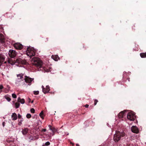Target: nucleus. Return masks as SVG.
Listing matches in <instances>:
<instances>
[{"label":"nucleus","instance_id":"f257e3e1","mask_svg":"<svg viewBox=\"0 0 146 146\" xmlns=\"http://www.w3.org/2000/svg\"><path fill=\"white\" fill-rule=\"evenodd\" d=\"M125 134L124 131H116L113 136V140L115 142H117L119 141L125 137Z\"/></svg>","mask_w":146,"mask_h":146},{"label":"nucleus","instance_id":"f03ea898","mask_svg":"<svg viewBox=\"0 0 146 146\" xmlns=\"http://www.w3.org/2000/svg\"><path fill=\"white\" fill-rule=\"evenodd\" d=\"M32 62L34 65L38 68H40L42 65V62L39 58H33L32 59Z\"/></svg>","mask_w":146,"mask_h":146},{"label":"nucleus","instance_id":"7ed1b4c3","mask_svg":"<svg viewBox=\"0 0 146 146\" xmlns=\"http://www.w3.org/2000/svg\"><path fill=\"white\" fill-rule=\"evenodd\" d=\"M35 51L33 49L28 48H27L26 54L30 58L35 55Z\"/></svg>","mask_w":146,"mask_h":146},{"label":"nucleus","instance_id":"20e7f679","mask_svg":"<svg viewBox=\"0 0 146 146\" xmlns=\"http://www.w3.org/2000/svg\"><path fill=\"white\" fill-rule=\"evenodd\" d=\"M127 119L130 121H134L135 118V116L134 113L132 112H129L128 113L127 115Z\"/></svg>","mask_w":146,"mask_h":146},{"label":"nucleus","instance_id":"39448f33","mask_svg":"<svg viewBox=\"0 0 146 146\" xmlns=\"http://www.w3.org/2000/svg\"><path fill=\"white\" fill-rule=\"evenodd\" d=\"M8 54L10 57L11 58H14L16 56L17 52L14 50H10L9 51Z\"/></svg>","mask_w":146,"mask_h":146},{"label":"nucleus","instance_id":"423d86ee","mask_svg":"<svg viewBox=\"0 0 146 146\" xmlns=\"http://www.w3.org/2000/svg\"><path fill=\"white\" fill-rule=\"evenodd\" d=\"M25 80V81L27 83H28L30 84L29 85H31V82L33 80V78H31L29 77L28 76H25V78L24 79Z\"/></svg>","mask_w":146,"mask_h":146},{"label":"nucleus","instance_id":"0eeeda50","mask_svg":"<svg viewBox=\"0 0 146 146\" xmlns=\"http://www.w3.org/2000/svg\"><path fill=\"white\" fill-rule=\"evenodd\" d=\"M14 46L15 49L21 50L23 47V45L19 43H15L14 44Z\"/></svg>","mask_w":146,"mask_h":146},{"label":"nucleus","instance_id":"6e6552de","mask_svg":"<svg viewBox=\"0 0 146 146\" xmlns=\"http://www.w3.org/2000/svg\"><path fill=\"white\" fill-rule=\"evenodd\" d=\"M131 130L133 133H139V129L138 128L135 126H133L131 128Z\"/></svg>","mask_w":146,"mask_h":146},{"label":"nucleus","instance_id":"1a4fd4ad","mask_svg":"<svg viewBox=\"0 0 146 146\" xmlns=\"http://www.w3.org/2000/svg\"><path fill=\"white\" fill-rule=\"evenodd\" d=\"M50 90V87L48 86H46L44 89H43V92L44 94H46L49 92Z\"/></svg>","mask_w":146,"mask_h":146},{"label":"nucleus","instance_id":"9d476101","mask_svg":"<svg viewBox=\"0 0 146 146\" xmlns=\"http://www.w3.org/2000/svg\"><path fill=\"white\" fill-rule=\"evenodd\" d=\"M5 60V57L3 55L0 54V66L2 64Z\"/></svg>","mask_w":146,"mask_h":146},{"label":"nucleus","instance_id":"9b49d317","mask_svg":"<svg viewBox=\"0 0 146 146\" xmlns=\"http://www.w3.org/2000/svg\"><path fill=\"white\" fill-rule=\"evenodd\" d=\"M52 58L55 61H57L59 60L60 58L57 55H52L51 56Z\"/></svg>","mask_w":146,"mask_h":146},{"label":"nucleus","instance_id":"f8f14e48","mask_svg":"<svg viewBox=\"0 0 146 146\" xmlns=\"http://www.w3.org/2000/svg\"><path fill=\"white\" fill-rule=\"evenodd\" d=\"M11 118L13 120H16L17 118V114L15 113H13L11 115Z\"/></svg>","mask_w":146,"mask_h":146},{"label":"nucleus","instance_id":"ddd939ff","mask_svg":"<svg viewBox=\"0 0 146 146\" xmlns=\"http://www.w3.org/2000/svg\"><path fill=\"white\" fill-rule=\"evenodd\" d=\"M24 76V74L21 73L17 75V77L18 78V79H20L22 80H23V76Z\"/></svg>","mask_w":146,"mask_h":146},{"label":"nucleus","instance_id":"4468645a","mask_svg":"<svg viewBox=\"0 0 146 146\" xmlns=\"http://www.w3.org/2000/svg\"><path fill=\"white\" fill-rule=\"evenodd\" d=\"M17 101L18 102H20L21 104H23L25 103V101L23 98L21 99L20 97H19L17 99Z\"/></svg>","mask_w":146,"mask_h":146},{"label":"nucleus","instance_id":"2eb2a0df","mask_svg":"<svg viewBox=\"0 0 146 146\" xmlns=\"http://www.w3.org/2000/svg\"><path fill=\"white\" fill-rule=\"evenodd\" d=\"M28 131V129L27 128H25L23 129L22 133L23 135H25L27 134Z\"/></svg>","mask_w":146,"mask_h":146},{"label":"nucleus","instance_id":"dca6fc26","mask_svg":"<svg viewBox=\"0 0 146 146\" xmlns=\"http://www.w3.org/2000/svg\"><path fill=\"white\" fill-rule=\"evenodd\" d=\"M140 55L141 58H146V52L141 53H140Z\"/></svg>","mask_w":146,"mask_h":146},{"label":"nucleus","instance_id":"f3484780","mask_svg":"<svg viewBox=\"0 0 146 146\" xmlns=\"http://www.w3.org/2000/svg\"><path fill=\"white\" fill-rule=\"evenodd\" d=\"M4 98L8 102H10L11 100L10 97L8 95H6L4 96Z\"/></svg>","mask_w":146,"mask_h":146},{"label":"nucleus","instance_id":"a211bd4d","mask_svg":"<svg viewBox=\"0 0 146 146\" xmlns=\"http://www.w3.org/2000/svg\"><path fill=\"white\" fill-rule=\"evenodd\" d=\"M124 113L123 112H121L119 113L118 115V117L119 118H122L123 116Z\"/></svg>","mask_w":146,"mask_h":146},{"label":"nucleus","instance_id":"6ab92c4d","mask_svg":"<svg viewBox=\"0 0 146 146\" xmlns=\"http://www.w3.org/2000/svg\"><path fill=\"white\" fill-rule=\"evenodd\" d=\"M4 39V37L3 35L2 34H0V40L2 42L3 41Z\"/></svg>","mask_w":146,"mask_h":146},{"label":"nucleus","instance_id":"aec40b11","mask_svg":"<svg viewBox=\"0 0 146 146\" xmlns=\"http://www.w3.org/2000/svg\"><path fill=\"white\" fill-rule=\"evenodd\" d=\"M20 104L18 102H17L15 103V107L16 109L19 108L20 106Z\"/></svg>","mask_w":146,"mask_h":146},{"label":"nucleus","instance_id":"412c9836","mask_svg":"<svg viewBox=\"0 0 146 146\" xmlns=\"http://www.w3.org/2000/svg\"><path fill=\"white\" fill-rule=\"evenodd\" d=\"M23 121V118H22L20 120H18V124L19 125H21L22 124V122Z\"/></svg>","mask_w":146,"mask_h":146},{"label":"nucleus","instance_id":"4be33fe9","mask_svg":"<svg viewBox=\"0 0 146 146\" xmlns=\"http://www.w3.org/2000/svg\"><path fill=\"white\" fill-rule=\"evenodd\" d=\"M31 115L30 113H28L26 115V117L28 119L30 118L31 117Z\"/></svg>","mask_w":146,"mask_h":146},{"label":"nucleus","instance_id":"5701e85b","mask_svg":"<svg viewBox=\"0 0 146 146\" xmlns=\"http://www.w3.org/2000/svg\"><path fill=\"white\" fill-rule=\"evenodd\" d=\"M39 92L38 91H34L33 92V93L35 95H38L39 94Z\"/></svg>","mask_w":146,"mask_h":146},{"label":"nucleus","instance_id":"b1692460","mask_svg":"<svg viewBox=\"0 0 146 146\" xmlns=\"http://www.w3.org/2000/svg\"><path fill=\"white\" fill-rule=\"evenodd\" d=\"M50 145V143L49 141H47L46 142V143L44 144V145L45 146H48Z\"/></svg>","mask_w":146,"mask_h":146},{"label":"nucleus","instance_id":"393cba45","mask_svg":"<svg viewBox=\"0 0 146 146\" xmlns=\"http://www.w3.org/2000/svg\"><path fill=\"white\" fill-rule=\"evenodd\" d=\"M12 97L13 98H17L16 95L15 94H12Z\"/></svg>","mask_w":146,"mask_h":146},{"label":"nucleus","instance_id":"a878e982","mask_svg":"<svg viewBox=\"0 0 146 146\" xmlns=\"http://www.w3.org/2000/svg\"><path fill=\"white\" fill-rule=\"evenodd\" d=\"M31 113H34L35 112V109L34 108H31Z\"/></svg>","mask_w":146,"mask_h":146},{"label":"nucleus","instance_id":"bb28decb","mask_svg":"<svg viewBox=\"0 0 146 146\" xmlns=\"http://www.w3.org/2000/svg\"><path fill=\"white\" fill-rule=\"evenodd\" d=\"M98 102V101L97 100L95 99L94 100V105H96Z\"/></svg>","mask_w":146,"mask_h":146},{"label":"nucleus","instance_id":"cd10ccee","mask_svg":"<svg viewBox=\"0 0 146 146\" xmlns=\"http://www.w3.org/2000/svg\"><path fill=\"white\" fill-rule=\"evenodd\" d=\"M3 88V87L2 85H0V90H2Z\"/></svg>","mask_w":146,"mask_h":146},{"label":"nucleus","instance_id":"c85d7f7f","mask_svg":"<svg viewBox=\"0 0 146 146\" xmlns=\"http://www.w3.org/2000/svg\"><path fill=\"white\" fill-rule=\"evenodd\" d=\"M43 112L42 111L39 114V115L40 116H43Z\"/></svg>","mask_w":146,"mask_h":146},{"label":"nucleus","instance_id":"c756f323","mask_svg":"<svg viewBox=\"0 0 146 146\" xmlns=\"http://www.w3.org/2000/svg\"><path fill=\"white\" fill-rule=\"evenodd\" d=\"M48 127L49 128L50 130H53V129H52V128H51V127H52L51 125H48Z\"/></svg>","mask_w":146,"mask_h":146},{"label":"nucleus","instance_id":"7c9ffc66","mask_svg":"<svg viewBox=\"0 0 146 146\" xmlns=\"http://www.w3.org/2000/svg\"><path fill=\"white\" fill-rule=\"evenodd\" d=\"M46 129H44L41 130V132H45L46 131Z\"/></svg>","mask_w":146,"mask_h":146},{"label":"nucleus","instance_id":"2f4dec72","mask_svg":"<svg viewBox=\"0 0 146 146\" xmlns=\"http://www.w3.org/2000/svg\"><path fill=\"white\" fill-rule=\"evenodd\" d=\"M18 117L19 118H21V115L20 114H18Z\"/></svg>","mask_w":146,"mask_h":146},{"label":"nucleus","instance_id":"473e14b6","mask_svg":"<svg viewBox=\"0 0 146 146\" xmlns=\"http://www.w3.org/2000/svg\"><path fill=\"white\" fill-rule=\"evenodd\" d=\"M5 122H3V123H2V125H3V126L4 127L5 126Z\"/></svg>","mask_w":146,"mask_h":146},{"label":"nucleus","instance_id":"72a5a7b5","mask_svg":"<svg viewBox=\"0 0 146 146\" xmlns=\"http://www.w3.org/2000/svg\"><path fill=\"white\" fill-rule=\"evenodd\" d=\"M88 106H89V105H88V104H86L85 106V107L86 108H88Z\"/></svg>","mask_w":146,"mask_h":146},{"label":"nucleus","instance_id":"f704fd0d","mask_svg":"<svg viewBox=\"0 0 146 146\" xmlns=\"http://www.w3.org/2000/svg\"><path fill=\"white\" fill-rule=\"evenodd\" d=\"M52 129H53V130H51L52 131L54 132V131H55L56 130L55 129V128H52Z\"/></svg>","mask_w":146,"mask_h":146},{"label":"nucleus","instance_id":"c9c22d12","mask_svg":"<svg viewBox=\"0 0 146 146\" xmlns=\"http://www.w3.org/2000/svg\"><path fill=\"white\" fill-rule=\"evenodd\" d=\"M42 92H43V89H44V86H42Z\"/></svg>","mask_w":146,"mask_h":146},{"label":"nucleus","instance_id":"e433bc0d","mask_svg":"<svg viewBox=\"0 0 146 146\" xmlns=\"http://www.w3.org/2000/svg\"><path fill=\"white\" fill-rule=\"evenodd\" d=\"M70 143L73 146L74 145V144L72 142H70Z\"/></svg>","mask_w":146,"mask_h":146},{"label":"nucleus","instance_id":"4c0bfd02","mask_svg":"<svg viewBox=\"0 0 146 146\" xmlns=\"http://www.w3.org/2000/svg\"><path fill=\"white\" fill-rule=\"evenodd\" d=\"M18 81H16V82H15V84H18Z\"/></svg>","mask_w":146,"mask_h":146},{"label":"nucleus","instance_id":"58836bf2","mask_svg":"<svg viewBox=\"0 0 146 146\" xmlns=\"http://www.w3.org/2000/svg\"><path fill=\"white\" fill-rule=\"evenodd\" d=\"M40 117L42 119H44V117L43 116H40Z\"/></svg>","mask_w":146,"mask_h":146},{"label":"nucleus","instance_id":"ea45409f","mask_svg":"<svg viewBox=\"0 0 146 146\" xmlns=\"http://www.w3.org/2000/svg\"><path fill=\"white\" fill-rule=\"evenodd\" d=\"M40 117L42 119H44V117L43 116H40Z\"/></svg>","mask_w":146,"mask_h":146},{"label":"nucleus","instance_id":"a19ab883","mask_svg":"<svg viewBox=\"0 0 146 146\" xmlns=\"http://www.w3.org/2000/svg\"><path fill=\"white\" fill-rule=\"evenodd\" d=\"M76 145L77 146H79V145L78 144H76Z\"/></svg>","mask_w":146,"mask_h":146},{"label":"nucleus","instance_id":"79ce46f5","mask_svg":"<svg viewBox=\"0 0 146 146\" xmlns=\"http://www.w3.org/2000/svg\"><path fill=\"white\" fill-rule=\"evenodd\" d=\"M33 101H32V102H31V103H33Z\"/></svg>","mask_w":146,"mask_h":146},{"label":"nucleus","instance_id":"37998d69","mask_svg":"<svg viewBox=\"0 0 146 146\" xmlns=\"http://www.w3.org/2000/svg\"><path fill=\"white\" fill-rule=\"evenodd\" d=\"M2 90H0V93L1 92H2Z\"/></svg>","mask_w":146,"mask_h":146},{"label":"nucleus","instance_id":"c03bdc74","mask_svg":"<svg viewBox=\"0 0 146 146\" xmlns=\"http://www.w3.org/2000/svg\"><path fill=\"white\" fill-rule=\"evenodd\" d=\"M6 63V62H4V63Z\"/></svg>","mask_w":146,"mask_h":146}]
</instances>
